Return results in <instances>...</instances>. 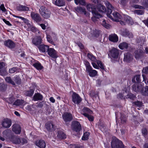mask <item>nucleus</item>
I'll use <instances>...</instances> for the list:
<instances>
[{
	"label": "nucleus",
	"mask_w": 148,
	"mask_h": 148,
	"mask_svg": "<svg viewBox=\"0 0 148 148\" xmlns=\"http://www.w3.org/2000/svg\"><path fill=\"white\" fill-rule=\"evenodd\" d=\"M105 5L108 9L107 11V15L108 17L110 18L113 21H119V19H121L122 16L117 12H113L112 14L114 17L113 18L110 15L113 10H114V8L112 6L110 3L108 1H105Z\"/></svg>",
	"instance_id": "obj_1"
},
{
	"label": "nucleus",
	"mask_w": 148,
	"mask_h": 148,
	"mask_svg": "<svg viewBox=\"0 0 148 148\" xmlns=\"http://www.w3.org/2000/svg\"><path fill=\"white\" fill-rule=\"evenodd\" d=\"M132 88L134 91L140 93L142 95L148 96V86L144 87L141 84H134L132 86Z\"/></svg>",
	"instance_id": "obj_2"
},
{
	"label": "nucleus",
	"mask_w": 148,
	"mask_h": 148,
	"mask_svg": "<svg viewBox=\"0 0 148 148\" xmlns=\"http://www.w3.org/2000/svg\"><path fill=\"white\" fill-rule=\"evenodd\" d=\"M112 148H124V146L122 142L116 137H113L111 143Z\"/></svg>",
	"instance_id": "obj_3"
},
{
	"label": "nucleus",
	"mask_w": 148,
	"mask_h": 148,
	"mask_svg": "<svg viewBox=\"0 0 148 148\" xmlns=\"http://www.w3.org/2000/svg\"><path fill=\"white\" fill-rule=\"evenodd\" d=\"M87 10L90 12H91L93 15L97 17H101V15L97 11L95 6L92 4H88L87 5Z\"/></svg>",
	"instance_id": "obj_4"
},
{
	"label": "nucleus",
	"mask_w": 148,
	"mask_h": 148,
	"mask_svg": "<svg viewBox=\"0 0 148 148\" xmlns=\"http://www.w3.org/2000/svg\"><path fill=\"white\" fill-rule=\"evenodd\" d=\"M39 12L41 16L45 19H48L51 16V12L44 6H42L39 9Z\"/></svg>",
	"instance_id": "obj_5"
},
{
	"label": "nucleus",
	"mask_w": 148,
	"mask_h": 148,
	"mask_svg": "<svg viewBox=\"0 0 148 148\" xmlns=\"http://www.w3.org/2000/svg\"><path fill=\"white\" fill-rule=\"evenodd\" d=\"M85 65L86 66V72L88 73L90 76L94 77L97 74V71L92 69L88 62H85Z\"/></svg>",
	"instance_id": "obj_6"
},
{
	"label": "nucleus",
	"mask_w": 148,
	"mask_h": 148,
	"mask_svg": "<svg viewBox=\"0 0 148 148\" xmlns=\"http://www.w3.org/2000/svg\"><path fill=\"white\" fill-rule=\"evenodd\" d=\"M82 111L84 112L82 114L83 115L87 118L89 121H92L93 120V116L90 115L92 114V112L89 108H84L83 109Z\"/></svg>",
	"instance_id": "obj_7"
},
{
	"label": "nucleus",
	"mask_w": 148,
	"mask_h": 148,
	"mask_svg": "<svg viewBox=\"0 0 148 148\" xmlns=\"http://www.w3.org/2000/svg\"><path fill=\"white\" fill-rule=\"evenodd\" d=\"M87 56L91 60L95 62H96L98 65L101 69H105L103 65L101 62L99 60H97L96 58L92 54L88 53L87 54Z\"/></svg>",
	"instance_id": "obj_8"
},
{
	"label": "nucleus",
	"mask_w": 148,
	"mask_h": 148,
	"mask_svg": "<svg viewBox=\"0 0 148 148\" xmlns=\"http://www.w3.org/2000/svg\"><path fill=\"white\" fill-rule=\"evenodd\" d=\"M71 128L72 130L76 132H79L82 130V127L79 122L77 121H74L72 122Z\"/></svg>",
	"instance_id": "obj_9"
},
{
	"label": "nucleus",
	"mask_w": 148,
	"mask_h": 148,
	"mask_svg": "<svg viewBox=\"0 0 148 148\" xmlns=\"http://www.w3.org/2000/svg\"><path fill=\"white\" fill-rule=\"evenodd\" d=\"M141 4L143 6H141L138 5H133L132 7L136 9H143L146 8L147 10H148V1L143 0Z\"/></svg>",
	"instance_id": "obj_10"
},
{
	"label": "nucleus",
	"mask_w": 148,
	"mask_h": 148,
	"mask_svg": "<svg viewBox=\"0 0 148 148\" xmlns=\"http://www.w3.org/2000/svg\"><path fill=\"white\" fill-rule=\"evenodd\" d=\"M12 122L10 119L6 118L3 120L1 122V125L3 127L5 128H9L12 125Z\"/></svg>",
	"instance_id": "obj_11"
},
{
	"label": "nucleus",
	"mask_w": 148,
	"mask_h": 148,
	"mask_svg": "<svg viewBox=\"0 0 148 148\" xmlns=\"http://www.w3.org/2000/svg\"><path fill=\"white\" fill-rule=\"evenodd\" d=\"M72 98L73 102L76 104H78L82 101V99L80 96L75 92L73 93Z\"/></svg>",
	"instance_id": "obj_12"
},
{
	"label": "nucleus",
	"mask_w": 148,
	"mask_h": 148,
	"mask_svg": "<svg viewBox=\"0 0 148 148\" xmlns=\"http://www.w3.org/2000/svg\"><path fill=\"white\" fill-rule=\"evenodd\" d=\"M119 51L118 49L113 48L110 51L108 55L113 58L116 59L118 57Z\"/></svg>",
	"instance_id": "obj_13"
},
{
	"label": "nucleus",
	"mask_w": 148,
	"mask_h": 148,
	"mask_svg": "<svg viewBox=\"0 0 148 148\" xmlns=\"http://www.w3.org/2000/svg\"><path fill=\"white\" fill-rule=\"evenodd\" d=\"M47 52L48 55L51 58L55 59L58 57L57 52L53 48H49Z\"/></svg>",
	"instance_id": "obj_14"
},
{
	"label": "nucleus",
	"mask_w": 148,
	"mask_h": 148,
	"mask_svg": "<svg viewBox=\"0 0 148 148\" xmlns=\"http://www.w3.org/2000/svg\"><path fill=\"white\" fill-rule=\"evenodd\" d=\"M75 10L78 13L81 14H84L86 16L88 17L90 14L86 11L85 8H82L79 6H78L75 8Z\"/></svg>",
	"instance_id": "obj_15"
},
{
	"label": "nucleus",
	"mask_w": 148,
	"mask_h": 148,
	"mask_svg": "<svg viewBox=\"0 0 148 148\" xmlns=\"http://www.w3.org/2000/svg\"><path fill=\"white\" fill-rule=\"evenodd\" d=\"M120 34L122 36L128 37L129 38H132L133 35L131 32H130L126 29H123L120 30Z\"/></svg>",
	"instance_id": "obj_16"
},
{
	"label": "nucleus",
	"mask_w": 148,
	"mask_h": 148,
	"mask_svg": "<svg viewBox=\"0 0 148 148\" xmlns=\"http://www.w3.org/2000/svg\"><path fill=\"white\" fill-rule=\"evenodd\" d=\"M62 117L64 121L65 122H70L73 119L72 114L69 113L65 112L63 114Z\"/></svg>",
	"instance_id": "obj_17"
},
{
	"label": "nucleus",
	"mask_w": 148,
	"mask_h": 148,
	"mask_svg": "<svg viewBox=\"0 0 148 148\" xmlns=\"http://www.w3.org/2000/svg\"><path fill=\"white\" fill-rule=\"evenodd\" d=\"M30 15L32 18L36 22H39L42 20L41 18L38 13L32 12L31 13Z\"/></svg>",
	"instance_id": "obj_18"
},
{
	"label": "nucleus",
	"mask_w": 148,
	"mask_h": 148,
	"mask_svg": "<svg viewBox=\"0 0 148 148\" xmlns=\"http://www.w3.org/2000/svg\"><path fill=\"white\" fill-rule=\"evenodd\" d=\"M133 57L132 55L129 52L125 53L124 54L123 60L127 62H130L132 60Z\"/></svg>",
	"instance_id": "obj_19"
},
{
	"label": "nucleus",
	"mask_w": 148,
	"mask_h": 148,
	"mask_svg": "<svg viewBox=\"0 0 148 148\" xmlns=\"http://www.w3.org/2000/svg\"><path fill=\"white\" fill-rule=\"evenodd\" d=\"M42 40V39L40 36H36L32 39V42L34 45L38 46L41 43Z\"/></svg>",
	"instance_id": "obj_20"
},
{
	"label": "nucleus",
	"mask_w": 148,
	"mask_h": 148,
	"mask_svg": "<svg viewBox=\"0 0 148 148\" xmlns=\"http://www.w3.org/2000/svg\"><path fill=\"white\" fill-rule=\"evenodd\" d=\"M5 46L10 49H12L14 47L15 44L14 42L10 40H8L4 42Z\"/></svg>",
	"instance_id": "obj_21"
},
{
	"label": "nucleus",
	"mask_w": 148,
	"mask_h": 148,
	"mask_svg": "<svg viewBox=\"0 0 148 148\" xmlns=\"http://www.w3.org/2000/svg\"><path fill=\"white\" fill-rule=\"evenodd\" d=\"M12 130L15 134H19L21 132V128L20 126L18 124H14L12 126Z\"/></svg>",
	"instance_id": "obj_22"
},
{
	"label": "nucleus",
	"mask_w": 148,
	"mask_h": 148,
	"mask_svg": "<svg viewBox=\"0 0 148 148\" xmlns=\"http://www.w3.org/2000/svg\"><path fill=\"white\" fill-rule=\"evenodd\" d=\"M135 58L136 59H139L142 57L144 54V51L142 49H139L135 52Z\"/></svg>",
	"instance_id": "obj_23"
},
{
	"label": "nucleus",
	"mask_w": 148,
	"mask_h": 148,
	"mask_svg": "<svg viewBox=\"0 0 148 148\" xmlns=\"http://www.w3.org/2000/svg\"><path fill=\"white\" fill-rule=\"evenodd\" d=\"M109 40L114 42H116L118 41V37L117 35L115 34H112L109 36Z\"/></svg>",
	"instance_id": "obj_24"
},
{
	"label": "nucleus",
	"mask_w": 148,
	"mask_h": 148,
	"mask_svg": "<svg viewBox=\"0 0 148 148\" xmlns=\"http://www.w3.org/2000/svg\"><path fill=\"white\" fill-rule=\"evenodd\" d=\"M45 127L49 131H51L55 130L54 125L50 122H47L45 125Z\"/></svg>",
	"instance_id": "obj_25"
},
{
	"label": "nucleus",
	"mask_w": 148,
	"mask_h": 148,
	"mask_svg": "<svg viewBox=\"0 0 148 148\" xmlns=\"http://www.w3.org/2000/svg\"><path fill=\"white\" fill-rule=\"evenodd\" d=\"M35 144L40 148H45L46 147L45 143L43 140H40L36 141Z\"/></svg>",
	"instance_id": "obj_26"
},
{
	"label": "nucleus",
	"mask_w": 148,
	"mask_h": 148,
	"mask_svg": "<svg viewBox=\"0 0 148 148\" xmlns=\"http://www.w3.org/2000/svg\"><path fill=\"white\" fill-rule=\"evenodd\" d=\"M39 50L41 52L44 53L48 50L49 46L47 45H41L38 46Z\"/></svg>",
	"instance_id": "obj_27"
},
{
	"label": "nucleus",
	"mask_w": 148,
	"mask_h": 148,
	"mask_svg": "<svg viewBox=\"0 0 148 148\" xmlns=\"http://www.w3.org/2000/svg\"><path fill=\"white\" fill-rule=\"evenodd\" d=\"M17 10L19 11H27L29 10V8L25 5H19L17 7Z\"/></svg>",
	"instance_id": "obj_28"
},
{
	"label": "nucleus",
	"mask_w": 148,
	"mask_h": 148,
	"mask_svg": "<svg viewBox=\"0 0 148 148\" xmlns=\"http://www.w3.org/2000/svg\"><path fill=\"white\" fill-rule=\"evenodd\" d=\"M42 96L39 93H35L33 97V99L35 101L41 100L42 99Z\"/></svg>",
	"instance_id": "obj_29"
},
{
	"label": "nucleus",
	"mask_w": 148,
	"mask_h": 148,
	"mask_svg": "<svg viewBox=\"0 0 148 148\" xmlns=\"http://www.w3.org/2000/svg\"><path fill=\"white\" fill-rule=\"evenodd\" d=\"M119 47L121 49H125L128 48V44L126 42H123L120 43L119 44Z\"/></svg>",
	"instance_id": "obj_30"
},
{
	"label": "nucleus",
	"mask_w": 148,
	"mask_h": 148,
	"mask_svg": "<svg viewBox=\"0 0 148 148\" xmlns=\"http://www.w3.org/2000/svg\"><path fill=\"white\" fill-rule=\"evenodd\" d=\"M33 66L38 70H41L43 68L41 63L38 62L34 63Z\"/></svg>",
	"instance_id": "obj_31"
},
{
	"label": "nucleus",
	"mask_w": 148,
	"mask_h": 148,
	"mask_svg": "<svg viewBox=\"0 0 148 148\" xmlns=\"http://www.w3.org/2000/svg\"><path fill=\"white\" fill-rule=\"evenodd\" d=\"M55 4L58 6H62L65 5V2L64 0H56Z\"/></svg>",
	"instance_id": "obj_32"
},
{
	"label": "nucleus",
	"mask_w": 148,
	"mask_h": 148,
	"mask_svg": "<svg viewBox=\"0 0 148 148\" xmlns=\"http://www.w3.org/2000/svg\"><path fill=\"white\" fill-rule=\"evenodd\" d=\"M97 10L100 12H104L106 11L105 6L101 4H98L97 7Z\"/></svg>",
	"instance_id": "obj_33"
},
{
	"label": "nucleus",
	"mask_w": 148,
	"mask_h": 148,
	"mask_svg": "<svg viewBox=\"0 0 148 148\" xmlns=\"http://www.w3.org/2000/svg\"><path fill=\"white\" fill-rule=\"evenodd\" d=\"M57 136L61 139H64L66 138V134L61 131H59L58 132Z\"/></svg>",
	"instance_id": "obj_34"
},
{
	"label": "nucleus",
	"mask_w": 148,
	"mask_h": 148,
	"mask_svg": "<svg viewBox=\"0 0 148 148\" xmlns=\"http://www.w3.org/2000/svg\"><path fill=\"white\" fill-rule=\"evenodd\" d=\"M20 138L15 136H12L11 139V140L13 143L16 144H19Z\"/></svg>",
	"instance_id": "obj_35"
},
{
	"label": "nucleus",
	"mask_w": 148,
	"mask_h": 148,
	"mask_svg": "<svg viewBox=\"0 0 148 148\" xmlns=\"http://www.w3.org/2000/svg\"><path fill=\"white\" fill-rule=\"evenodd\" d=\"M140 75H135L134 78H132V81L134 82H136L135 79L136 80V82L137 83H140L141 82V80L140 78Z\"/></svg>",
	"instance_id": "obj_36"
},
{
	"label": "nucleus",
	"mask_w": 148,
	"mask_h": 148,
	"mask_svg": "<svg viewBox=\"0 0 148 148\" xmlns=\"http://www.w3.org/2000/svg\"><path fill=\"white\" fill-rule=\"evenodd\" d=\"M90 135V133L88 132H86L84 133L82 139L83 140H86L88 138V136Z\"/></svg>",
	"instance_id": "obj_37"
},
{
	"label": "nucleus",
	"mask_w": 148,
	"mask_h": 148,
	"mask_svg": "<svg viewBox=\"0 0 148 148\" xmlns=\"http://www.w3.org/2000/svg\"><path fill=\"white\" fill-rule=\"evenodd\" d=\"M5 81L8 83L12 84L13 85H15V82L12 80L10 77H7L5 78Z\"/></svg>",
	"instance_id": "obj_38"
},
{
	"label": "nucleus",
	"mask_w": 148,
	"mask_h": 148,
	"mask_svg": "<svg viewBox=\"0 0 148 148\" xmlns=\"http://www.w3.org/2000/svg\"><path fill=\"white\" fill-rule=\"evenodd\" d=\"M24 103L23 100L17 99L13 103V105L16 106H19L22 105Z\"/></svg>",
	"instance_id": "obj_39"
},
{
	"label": "nucleus",
	"mask_w": 148,
	"mask_h": 148,
	"mask_svg": "<svg viewBox=\"0 0 148 148\" xmlns=\"http://www.w3.org/2000/svg\"><path fill=\"white\" fill-rule=\"evenodd\" d=\"M74 1L77 5L79 3L83 5H86V2L84 0H74Z\"/></svg>",
	"instance_id": "obj_40"
},
{
	"label": "nucleus",
	"mask_w": 148,
	"mask_h": 148,
	"mask_svg": "<svg viewBox=\"0 0 148 148\" xmlns=\"http://www.w3.org/2000/svg\"><path fill=\"white\" fill-rule=\"evenodd\" d=\"M125 98L126 99L130 98V99L133 100L135 98V96L134 95L130 93H129L126 96H125Z\"/></svg>",
	"instance_id": "obj_41"
},
{
	"label": "nucleus",
	"mask_w": 148,
	"mask_h": 148,
	"mask_svg": "<svg viewBox=\"0 0 148 148\" xmlns=\"http://www.w3.org/2000/svg\"><path fill=\"white\" fill-rule=\"evenodd\" d=\"M15 83H16L18 84H19L21 82V80L18 76H16L14 77L13 81Z\"/></svg>",
	"instance_id": "obj_42"
},
{
	"label": "nucleus",
	"mask_w": 148,
	"mask_h": 148,
	"mask_svg": "<svg viewBox=\"0 0 148 148\" xmlns=\"http://www.w3.org/2000/svg\"><path fill=\"white\" fill-rule=\"evenodd\" d=\"M34 92V90L33 89H30L29 90H28L26 92V94L27 96H32Z\"/></svg>",
	"instance_id": "obj_43"
},
{
	"label": "nucleus",
	"mask_w": 148,
	"mask_h": 148,
	"mask_svg": "<svg viewBox=\"0 0 148 148\" xmlns=\"http://www.w3.org/2000/svg\"><path fill=\"white\" fill-rule=\"evenodd\" d=\"M102 25L106 29H109L110 28V26L106 22L105 20H103L102 23Z\"/></svg>",
	"instance_id": "obj_44"
},
{
	"label": "nucleus",
	"mask_w": 148,
	"mask_h": 148,
	"mask_svg": "<svg viewBox=\"0 0 148 148\" xmlns=\"http://www.w3.org/2000/svg\"><path fill=\"white\" fill-rule=\"evenodd\" d=\"M134 104L138 107H140L142 105V102L141 101H137L134 102L133 103Z\"/></svg>",
	"instance_id": "obj_45"
},
{
	"label": "nucleus",
	"mask_w": 148,
	"mask_h": 148,
	"mask_svg": "<svg viewBox=\"0 0 148 148\" xmlns=\"http://www.w3.org/2000/svg\"><path fill=\"white\" fill-rule=\"evenodd\" d=\"M134 13L138 15H143L144 13V12L143 10H136L134 11Z\"/></svg>",
	"instance_id": "obj_46"
},
{
	"label": "nucleus",
	"mask_w": 148,
	"mask_h": 148,
	"mask_svg": "<svg viewBox=\"0 0 148 148\" xmlns=\"http://www.w3.org/2000/svg\"><path fill=\"white\" fill-rule=\"evenodd\" d=\"M100 31L99 30H95L93 31V36L95 37H97L99 36Z\"/></svg>",
	"instance_id": "obj_47"
},
{
	"label": "nucleus",
	"mask_w": 148,
	"mask_h": 148,
	"mask_svg": "<svg viewBox=\"0 0 148 148\" xmlns=\"http://www.w3.org/2000/svg\"><path fill=\"white\" fill-rule=\"evenodd\" d=\"M27 143V140L24 138H20L19 144H21L22 145H23L24 144H25Z\"/></svg>",
	"instance_id": "obj_48"
},
{
	"label": "nucleus",
	"mask_w": 148,
	"mask_h": 148,
	"mask_svg": "<svg viewBox=\"0 0 148 148\" xmlns=\"http://www.w3.org/2000/svg\"><path fill=\"white\" fill-rule=\"evenodd\" d=\"M128 1V0H120V4L123 6H125Z\"/></svg>",
	"instance_id": "obj_49"
},
{
	"label": "nucleus",
	"mask_w": 148,
	"mask_h": 148,
	"mask_svg": "<svg viewBox=\"0 0 148 148\" xmlns=\"http://www.w3.org/2000/svg\"><path fill=\"white\" fill-rule=\"evenodd\" d=\"M17 70V68L16 67H13L9 69V72L12 73H14Z\"/></svg>",
	"instance_id": "obj_50"
},
{
	"label": "nucleus",
	"mask_w": 148,
	"mask_h": 148,
	"mask_svg": "<svg viewBox=\"0 0 148 148\" xmlns=\"http://www.w3.org/2000/svg\"><path fill=\"white\" fill-rule=\"evenodd\" d=\"M99 128L101 131L104 132L105 131L106 127L104 124H102L99 126Z\"/></svg>",
	"instance_id": "obj_51"
},
{
	"label": "nucleus",
	"mask_w": 148,
	"mask_h": 148,
	"mask_svg": "<svg viewBox=\"0 0 148 148\" xmlns=\"http://www.w3.org/2000/svg\"><path fill=\"white\" fill-rule=\"evenodd\" d=\"M142 133L145 136H146L147 134V130L145 128H143L142 130Z\"/></svg>",
	"instance_id": "obj_52"
},
{
	"label": "nucleus",
	"mask_w": 148,
	"mask_h": 148,
	"mask_svg": "<svg viewBox=\"0 0 148 148\" xmlns=\"http://www.w3.org/2000/svg\"><path fill=\"white\" fill-rule=\"evenodd\" d=\"M143 73L146 74H148V66L144 68L142 70Z\"/></svg>",
	"instance_id": "obj_53"
},
{
	"label": "nucleus",
	"mask_w": 148,
	"mask_h": 148,
	"mask_svg": "<svg viewBox=\"0 0 148 148\" xmlns=\"http://www.w3.org/2000/svg\"><path fill=\"white\" fill-rule=\"evenodd\" d=\"M90 96L92 97L93 99H94V97H96V96H97L98 95L97 94H95L94 92H90L89 94Z\"/></svg>",
	"instance_id": "obj_54"
},
{
	"label": "nucleus",
	"mask_w": 148,
	"mask_h": 148,
	"mask_svg": "<svg viewBox=\"0 0 148 148\" xmlns=\"http://www.w3.org/2000/svg\"><path fill=\"white\" fill-rule=\"evenodd\" d=\"M143 77V81L147 85H148V79L146 78L144 75H142Z\"/></svg>",
	"instance_id": "obj_55"
},
{
	"label": "nucleus",
	"mask_w": 148,
	"mask_h": 148,
	"mask_svg": "<svg viewBox=\"0 0 148 148\" xmlns=\"http://www.w3.org/2000/svg\"><path fill=\"white\" fill-rule=\"evenodd\" d=\"M47 39L48 42H49L50 43L53 44V43H54L53 42L51 37L49 36H47Z\"/></svg>",
	"instance_id": "obj_56"
},
{
	"label": "nucleus",
	"mask_w": 148,
	"mask_h": 148,
	"mask_svg": "<svg viewBox=\"0 0 148 148\" xmlns=\"http://www.w3.org/2000/svg\"><path fill=\"white\" fill-rule=\"evenodd\" d=\"M5 90V86L4 84H0V91H4Z\"/></svg>",
	"instance_id": "obj_57"
},
{
	"label": "nucleus",
	"mask_w": 148,
	"mask_h": 148,
	"mask_svg": "<svg viewBox=\"0 0 148 148\" xmlns=\"http://www.w3.org/2000/svg\"><path fill=\"white\" fill-rule=\"evenodd\" d=\"M7 72L5 70H0V74L4 76L6 74Z\"/></svg>",
	"instance_id": "obj_58"
},
{
	"label": "nucleus",
	"mask_w": 148,
	"mask_h": 148,
	"mask_svg": "<svg viewBox=\"0 0 148 148\" xmlns=\"http://www.w3.org/2000/svg\"><path fill=\"white\" fill-rule=\"evenodd\" d=\"M0 9L3 12H5L6 11V10L4 7L3 4H2L0 6Z\"/></svg>",
	"instance_id": "obj_59"
},
{
	"label": "nucleus",
	"mask_w": 148,
	"mask_h": 148,
	"mask_svg": "<svg viewBox=\"0 0 148 148\" xmlns=\"http://www.w3.org/2000/svg\"><path fill=\"white\" fill-rule=\"evenodd\" d=\"M92 64L93 66L95 69H99V67H100L99 66H98V65L94 62H92Z\"/></svg>",
	"instance_id": "obj_60"
},
{
	"label": "nucleus",
	"mask_w": 148,
	"mask_h": 148,
	"mask_svg": "<svg viewBox=\"0 0 148 148\" xmlns=\"http://www.w3.org/2000/svg\"><path fill=\"white\" fill-rule=\"evenodd\" d=\"M124 94V93H123V94L122 93H120L119 96V97L121 99H123V98H124L125 99L126 98H125V96H126V95H125Z\"/></svg>",
	"instance_id": "obj_61"
},
{
	"label": "nucleus",
	"mask_w": 148,
	"mask_h": 148,
	"mask_svg": "<svg viewBox=\"0 0 148 148\" xmlns=\"http://www.w3.org/2000/svg\"><path fill=\"white\" fill-rule=\"evenodd\" d=\"M14 17H16L18 18H20V19H21L23 21H25L26 20V18H24V17H21V16H16L15 15H14Z\"/></svg>",
	"instance_id": "obj_62"
},
{
	"label": "nucleus",
	"mask_w": 148,
	"mask_h": 148,
	"mask_svg": "<svg viewBox=\"0 0 148 148\" xmlns=\"http://www.w3.org/2000/svg\"><path fill=\"white\" fill-rule=\"evenodd\" d=\"M3 21L7 25L9 26H11L12 25L9 21L6 20L5 19H3Z\"/></svg>",
	"instance_id": "obj_63"
},
{
	"label": "nucleus",
	"mask_w": 148,
	"mask_h": 148,
	"mask_svg": "<svg viewBox=\"0 0 148 148\" xmlns=\"http://www.w3.org/2000/svg\"><path fill=\"white\" fill-rule=\"evenodd\" d=\"M143 22L148 27V18L147 19L143 20Z\"/></svg>",
	"instance_id": "obj_64"
}]
</instances>
